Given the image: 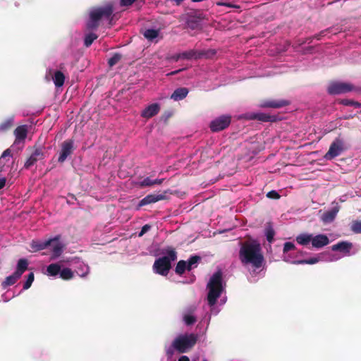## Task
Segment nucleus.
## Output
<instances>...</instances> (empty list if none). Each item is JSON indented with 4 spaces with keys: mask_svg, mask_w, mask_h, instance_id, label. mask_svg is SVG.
Returning <instances> with one entry per match:
<instances>
[{
    "mask_svg": "<svg viewBox=\"0 0 361 361\" xmlns=\"http://www.w3.org/2000/svg\"><path fill=\"white\" fill-rule=\"evenodd\" d=\"M265 234H266L267 241L269 243H272L274 240L275 231L271 226H269L266 228Z\"/></svg>",
    "mask_w": 361,
    "mask_h": 361,
    "instance_id": "36",
    "label": "nucleus"
},
{
    "mask_svg": "<svg viewBox=\"0 0 361 361\" xmlns=\"http://www.w3.org/2000/svg\"><path fill=\"white\" fill-rule=\"evenodd\" d=\"M159 35V30L154 29H147L144 32V37L149 39L153 40Z\"/></svg>",
    "mask_w": 361,
    "mask_h": 361,
    "instance_id": "31",
    "label": "nucleus"
},
{
    "mask_svg": "<svg viewBox=\"0 0 361 361\" xmlns=\"http://www.w3.org/2000/svg\"><path fill=\"white\" fill-rule=\"evenodd\" d=\"M319 261V259L317 257H312L307 259H301V260H297L294 261L293 263L296 264H314L317 263Z\"/></svg>",
    "mask_w": 361,
    "mask_h": 361,
    "instance_id": "35",
    "label": "nucleus"
},
{
    "mask_svg": "<svg viewBox=\"0 0 361 361\" xmlns=\"http://www.w3.org/2000/svg\"><path fill=\"white\" fill-rule=\"evenodd\" d=\"M20 278L16 272L11 276H7L5 280L1 283V286L4 289L8 286H12Z\"/></svg>",
    "mask_w": 361,
    "mask_h": 361,
    "instance_id": "23",
    "label": "nucleus"
},
{
    "mask_svg": "<svg viewBox=\"0 0 361 361\" xmlns=\"http://www.w3.org/2000/svg\"><path fill=\"white\" fill-rule=\"evenodd\" d=\"M345 150L344 142L340 137H336L331 144L329 151L324 155L326 160H331L339 156Z\"/></svg>",
    "mask_w": 361,
    "mask_h": 361,
    "instance_id": "6",
    "label": "nucleus"
},
{
    "mask_svg": "<svg viewBox=\"0 0 361 361\" xmlns=\"http://www.w3.org/2000/svg\"><path fill=\"white\" fill-rule=\"evenodd\" d=\"M353 101H350V100H348V99H343L342 100V104L345 105V106H352V102Z\"/></svg>",
    "mask_w": 361,
    "mask_h": 361,
    "instance_id": "51",
    "label": "nucleus"
},
{
    "mask_svg": "<svg viewBox=\"0 0 361 361\" xmlns=\"http://www.w3.org/2000/svg\"><path fill=\"white\" fill-rule=\"evenodd\" d=\"M231 117L230 116L222 115L214 119L209 125L212 132H219L228 128L231 123Z\"/></svg>",
    "mask_w": 361,
    "mask_h": 361,
    "instance_id": "8",
    "label": "nucleus"
},
{
    "mask_svg": "<svg viewBox=\"0 0 361 361\" xmlns=\"http://www.w3.org/2000/svg\"><path fill=\"white\" fill-rule=\"evenodd\" d=\"M122 58V55L118 53H115L109 60L108 64L110 67L115 66L118 63Z\"/></svg>",
    "mask_w": 361,
    "mask_h": 361,
    "instance_id": "34",
    "label": "nucleus"
},
{
    "mask_svg": "<svg viewBox=\"0 0 361 361\" xmlns=\"http://www.w3.org/2000/svg\"><path fill=\"white\" fill-rule=\"evenodd\" d=\"M351 103H352V106H354L355 107H360L361 106V104L357 102L353 101Z\"/></svg>",
    "mask_w": 361,
    "mask_h": 361,
    "instance_id": "57",
    "label": "nucleus"
},
{
    "mask_svg": "<svg viewBox=\"0 0 361 361\" xmlns=\"http://www.w3.org/2000/svg\"><path fill=\"white\" fill-rule=\"evenodd\" d=\"M8 156H11V151L9 149H7L2 153L1 158H4Z\"/></svg>",
    "mask_w": 361,
    "mask_h": 361,
    "instance_id": "48",
    "label": "nucleus"
},
{
    "mask_svg": "<svg viewBox=\"0 0 361 361\" xmlns=\"http://www.w3.org/2000/svg\"><path fill=\"white\" fill-rule=\"evenodd\" d=\"M182 53L174 54L171 59L174 60L175 61H178L179 59H183Z\"/></svg>",
    "mask_w": 361,
    "mask_h": 361,
    "instance_id": "49",
    "label": "nucleus"
},
{
    "mask_svg": "<svg viewBox=\"0 0 361 361\" xmlns=\"http://www.w3.org/2000/svg\"><path fill=\"white\" fill-rule=\"evenodd\" d=\"M311 243L313 247L319 249L329 245L330 241L326 235L318 234L315 236H312Z\"/></svg>",
    "mask_w": 361,
    "mask_h": 361,
    "instance_id": "15",
    "label": "nucleus"
},
{
    "mask_svg": "<svg viewBox=\"0 0 361 361\" xmlns=\"http://www.w3.org/2000/svg\"><path fill=\"white\" fill-rule=\"evenodd\" d=\"M312 234L301 233L296 237V241L301 245H307L312 241Z\"/></svg>",
    "mask_w": 361,
    "mask_h": 361,
    "instance_id": "27",
    "label": "nucleus"
},
{
    "mask_svg": "<svg viewBox=\"0 0 361 361\" xmlns=\"http://www.w3.org/2000/svg\"><path fill=\"white\" fill-rule=\"evenodd\" d=\"M137 184L140 188L152 186L153 185V180H152L149 177H147L143 180L139 182Z\"/></svg>",
    "mask_w": 361,
    "mask_h": 361,
    "instance_id": "40",
    "label": "nucleus"
},
{
    "mask_svg": "<svg viewBox=\"0 0 361 361\" xmlns=\"http://www.w3.org/2000/svg\"><path fill=\"white\" fill-rule=\"evenodd\" d=\"M171 116V114L169 113L166 116V118H165V121H166L169 117Z\"/></svg>",
    "mask_w": 361,
    "mask_h": 361,
    "instance_id": "59",
    "label": "nucleus"
},
{
    "mask_svg": "<svg viewBox=\"0 0 361 361\" xmlns=\"http://www.w3.org/2000/svg\"><path fill=\"white\" fill-rule=\"evenodd\" d=\"M173 353V350H171V349H169L167 351H166V354L169 356L172 355Z\"/></svg>",
    "mask_w": 361,
    "mask_h": 361,
    "instance_id": "58",
    "label": "nucleus"
},
{
    "mask_svg": "<svg viewBox=\"0 0 361 361\" xmlns=\"http://www.w3.org/2000/svg\"><path fill=\"white\" fill-rule=\"evenodd\" d=\"M98 38V35L93 32H90L85 35L84 38V45L86 47H89L93 43V42Z\"/></svg>",
    "mask_w": 361,
    "mask_h": 361,
    "instance_id": "30",
    "label": "nucleus"
},
{
    "mask_svg": "<svg viewBox=\"0 0 361 361\" xmlns=\"http://www.w3.org/2000/svg\"><path fill=\"white\" fill-rule=\"evenodd\" d=\"M267 197L270 199L279 200L281 196L279 192L276 190H271L267 192Z\"/></svg>",
    "mask_w": 361,
    "mask_h": 361,
    "instance_id": "43",
    "label": "nucleus"
},
{
    "mask_svg": "<svg viewBox=\"0 0 361 361\" xmlns=\"http://www.w3.org/2000/svg\"><path fill=\"white\" fill-rule=\"evenodd\" d=\"M189 91L186 87H179L174 90L173 94L171 95V99L174 101H180L185 99Z\"/></svg>",
    "mask_w": 361,
    "mask_h": 361,
    "instance_id": "19",
    "label": "nucleus"
},
{
    "mask_svg": "<svg viewBox=\"0 0 361 361\" xmlns=\"http://www.w3.org/2000/svg\"><path fill=\"white\" fill-rule=\"evenodd\" d=\"M353 247L352 243L348 241H341L331 246L333 251H339L345 255H349Z\"/></svg>",
    "mask_w": 361,
    "mask_h": 361,
    "instance_id": "17",
    "label": "nucleus"
},
{
    "mask_svg": "<svg viewBox=\"0 0 361 361\" xmlns=\"http://www.w3.org/2000/svg\"><path fill=\"white\" fill-rule=\"evenodd\" d=\"M249 120H257L262 122H275L277 117L274 115H269L265 113H250L246 115Z\"/></svg>",
    "mask_w": 361,
    "mask_h": 361,
    "instance_id": "14",
    "label": "nucleus"
},
{
    "mask_svg": "<svg viewBox=\"0 0 361 361\" xmlns=\"http://www.w3.org/2000/svg\"><path fill=\"white\" fill-rule=\"evenodd\" d=\"M165 195L163 194H150L140 200L139 207L147 205L152 203H155L159 200H164Z\"/></svg>",
    "mask_w": 361,
    "mask_h": 361,
    "instance_id": "18",
    "label": "nucleus"
},
{
    "mask_svg": "<svg viewBox=\"0 0 361 361\" xmlns=\"http://www.w3.org/2000/svg\"><path fill=\"white\" fill-rule=\"evenodd\" d=\"M351 230L355 233H361V221H354L351 225Z\"/></svg>",
    "mask_w": 361,
    "mask_h": 361,
    "instance_id": "38",
    "label": "nucleus"
},
{
    "mask_svg": "<svg viewBox=\"0 0 361 361\" xmlns=\"http://www.w3.org/2000/svg\"><path fill=\"white\" fill-rule=\"evenodd\" d=\"M338 212V207H334L330 211L324 212L322 216V220L324 223H330L333 221Z\"/></svg>",
    "mask_w": 361,
    "mask_h": 361,
    "instance_id": "21",
    "label": "nucleus"
},
{
    "mask_svg": "<svg viewBox=\"0 0 361 361\" xmlns=\"http://www.w3.org/2000/svg\"><path fill=\"white\" fill-rule=\"evenodd\" d=\"M201 260V257L197 255H192L191 256L188 262L190 264V265H192L193 267H196L197 263Z\"/></svg>",
    "mask_w": 361,
    "mask_h": 361,
    "instance_id": "41",
    "label": "nucleus"
},
{
    "mask_svg": "<svg viewBox=\"0 0 361 361\" xmlns=\"http://www.w3.org/2000/svg\"><path fill=\"white\" fill-rule=\"evenodd\" d=\"M44 157V149L41 147H35L34 151L25 161L24 167L25 169H29L32 165H34L37 161L42 160Z\"/></svg>",
    "mask_w": 361,
    "mask_h": 361,
    "instance_id": "11",
    "label": "nucleus"
},
{
    "mask_svg": "<svg viewBox=\"0 0 361 361\" xmlns=\"http://www.w3.org/2000/svg\"><path fill=\"white\" fill-rule=\"evenodd\" d=\"M216 5L217 6H226V7H228V8H233V5L232 4H231V3L217 2Z\"/></svg>",
    "mask_w": 361,
    "mask_h": 361,
    "instance_id": "47",
    "label": "nucleus"
},
{
    "mask_svg": "<svg viewBox=\"0 0 361 361\" xmlns=\"http://www.w3.org/2000/svg\"><path fill=\"white\" fill-rule=\"evenodd\" d=\"M214 54H216V51L214 49H210L207 51H197L195 49H190V50L182 52L181 56L183 57V59H188V60L196 59L197 60V59H201L202 57L208 58L210 56H213Z\"/></svg>",
    "mask_w": 361,
    "mask_h": 361,
    "instance_id": "9",
    "label": "nucleus"
},
{
    "mask_svg": "<svg viewBox=\"0 0 361 361\" xmlns=\"http://www.w3.org/2000/svg\"><path fill=\"white\" fill-rule=\"evenodd\" d=\"M164 180V178L153 180V185L155 184L160 185L163 183Z\"/></svg>",
    "mask_w": 361,
    "mask_h": 361,
    "instance_id": "52",
    "label": "nucleus"
},
{
    "mask_svg": "<svg viewBox=\"0 0 361 361\" xmlns=\"http://www.w3.org/2000/svg\"><path fill=\"white\" fill-rule=\"evenodd\" d=\"M183 69H179V70H176V71H172L170 73H169L168 75H176L178 74V73H180V71H182Z\"/></svg>",
    "mask_w": 361,
    "mask_h": 361,
    "instance_id": "54",
    "label": "nucleus"
},
{
    "mask_svg": "<svg viewBox=\"0 0 361 361\" xmlns=\"http://www.w3.org/2000/svg\"><path fill=\"white\" fill-rule=\"evenodd\" d=\"M13 126V118L10 117L0 123V131L6 132Z\"/></svg>",
    "mask_w": 361,
    "mask_h": 361,
    "instance_id": "29",
    "label": "nucleus"
},
{
    "mask_svg": "<svg viewBox=\"0 0 361 361\" xmlns=\"http://www.w3.org/2000/svg\"><path fill=\"white\" fill-rule=\"evenodd\" d=\"M13 133L16 140H24L27 135V126L26 125L18 126Z\"/></svg>",
    "mask_w": 361,
    "mask_h": 361,
    "instance_id": "20",
    "label": "nucleus"
},
{
    "mask_svg": "<svg viewBox=\"0 0 361 361\" xmlns=\"http://www.w3.org/2000/svg\"><path fill=\"white\" fill-rule=\"evenodd\" d=\"M74 151V142L73 140H66L61 143V151L58 161L63 163L67 157L73 154Z\"/></svg>",
    "mask_w": 361,
    "mask_h": 361,
    "instance_id": "10",
    "label": "nucleus"
},
{
    "mask_svg": "<svg viewBox=\"0 0 361 361\" xmlns=\"http://www.w3.org/2000/svg\"><path fill=\"white\" fill-rule=\"evenodd\" d=\"M48 275L56 276L60 274L61 266L59 264L54 263L49 264L47 268Z\"/></svg>",
    "mask_w": 361,
    "mask_h": 361,
    "instance_id": "28",
    "label": "nucleus"
},
{
    "mask_svg": "<svg viewBox=\"0 0 361 361\" xmlns=\"http://www.w3.org/2000/svg\"><path fill=\"white\" fill-rule=\"evenodd\" d=\"M325 31H322L320 33L314 35L313 37H309L307 39V41H308L309 43H311L312 42L313 39H316L317 40L321 39V37L324 35Z\"/></svg>",
    "mask_w": 361,
    "mask_h": 361,
    "instance_id": "45",
    "label": "nucleus"
},
{
    "mask_svg": "<svg viewBox=\"0 0 361 361\" xmlns=\"http://www.w3.org/2000/svg\"><path fill=\"white\" fill-rule=\"evenodd\" d=\"M28 266V262L26 259H20L18 262L17 269L16 273L21 276L22 274L27 270Z\"/></svg>",
    "mask_w": 361,
    "mask_h": 361,
    "instance_id": "25",
    "label": "nucleus"
},
{
    "mask_svg": "<svg viewBox=\"0 0 361 361\" xmlns=\"http://www.w3.org/2000/svg\"><path fill=\"white\" fill-rule=\"evenodd\" d=\"M183 69H179V70H176V71H172L170 73H169L168 75H176L178 74V73H180V71H182Z\"/></svg>",
    "mask_w": 361,
    "mask_h": 361,
    "instance_id": "55",
    "label": "nucleus"
},
{
    "mask_svg": "<svg viewBox=\"0 0 361 361\" xmlns=\"http://www.w3.org/2000/svg\"><path fill=\"white\" fill-rule=\"evenodd\" d=\"M239 259L243 265L251 264L254 271L260 269L264 262L260 244L256 241L243 243L239 250Z\"/></svg>",
    "mask_w": 361,
    "mask_h": 361,
    "instance_id": "1",
    "label": "nucleus"
},
{
    "mask_svg": "<svg viewBox=\"0 0 361 361\" xmlns=\"http://www.w3.org/2000/svg\"><path fill=\"white\" fill-rule=\"evenodd\" d=\"M354 90V86L350 83L341 82H331L327 89L330 94H340L351 92Z\"/></svg>",
    "mask_w": 361,
    "mask_h": 361,
    "instance_id": "7",
    "label": "nucleus"
},
{
    "mask_svg": "<svg viewBox=\"0 0 361 361\" xmlns=\"http://www.w3.org/2000/svg\"><path fill=\"white\" fill-rule=\"evenodd\" d=\"M295 245L291 242H286L284 243L283 251L284 253H286L290 250H295Z\"/></svg>",
    "mask_w": 361,
    "mask_h": 361,
    "instance_id": "42",
    "label": "nucleus"
},
{
    "mask_svg": "<svg viewBox=\"0 0 361 361\" xmlns=\"http://www.w3.org/2000/svg\"><path fill=\"white\" fill-rule=\"evenodd\" d=\"M167 255L159 257L154 261L153 271L159 275L167 276L171 268V262L177 259V252L174 247H167L162 252Z\"/></svg>",
    "mask_w": 361,
    "mask_h": 361,
    "instance_id": "2",
    "label": "nucleus"
},
{
    "mask_svg": "<svg viewBox=\"0 0 361 361\" xmlns=\"http://www.w3.org/2000/svg\"><path fill=\"white\" fill-rule=\"evenodd\" d=\"M183 320L186 325L190 326V325H192L193 324H195L197 319H196L195 317H194L191 314H185L183 317Z\"/></svg>",
    "mask_w": 361,
    "mask_h": 361,
    "instance_id": "39",
    "label": "nucleus"
},
{
    "mask_svg": "<svg viewBox=\"0 0 361 361\" xmlns=\"http://www.w3.org/2000/svg\"><path fill=\"white\" fill-rule=\"evenodd\" d=\"M290 104V102L286 99H264L259 104L262 108L280 109Z\"/></svg>",
    "mask_w": 361,
    "mask_h": 361,
    "instance_id": "12",
    "label": "nucleus"
},
{
    "mask_svg": "<svg viewBox=\"0 0 361 361\" xmlns=\"http://www.w3.org/2000/svg\"><path fill=\"white\" fill-rule=\"evenodd\" d=\"M222 281V273L221 271L215 272L210 278L207 286L209 289L207 301L209 306H214L222 293L224 290Z\"/></svg>",
    "mask_w": 361,
    "mask_h": 361,
    "instance_id": "3",
    "label": "nucleus"
},
{
    "mask_svg": "<svg viewBox=\"0 0 361 361\" xmlns=\"http://www.w3.org/2000/svg\"><path fill=\"white\" fill-rule=\"evenodd\" d=\"M61 238L60 235H56L53 238H49L44 241L32 240L30 243V247L34 251H39L44 250L49 245H51L54 241H58Z\"/></svg>",
    "mask_w": 361,
    "mask_h": 361,
    "instance_id": "13",
    "label": "nucleus"
},
{
    "mask_svg": "<svg viewBox=\"0 0 361 361\" xmlns=\"http://www.w3.org/2000/svg\"><path fill=\"white\" fill-rule=\"evenodd\" d=\"M53 81L56 87H60L64 84L65 81V75L64 74L60 71H56L54 73V77H53Z\"/></svg>",
    "mask_w": 361,
    "mask_h": 361,
    "instance_id": "24",
    "label": "nucleus"
},
{
    "mask_svg": "<svg viewBox=\"0 0 361 361\" xmlns=\"http://www.w3.org/2000/svg\"><path fill=\"white\" fill-rule=\"evenodd\" d=\"M203 18L201 16L192 17L187 20L186 24L191 30H197L200 28V20Z\"/></svg>",
    "mask_w": 361,
    "mask_h": 361,
    "instance_id": "22",
    "label": "nucleus"
},
{
    "mask_svg": "<svg viewBox=\"0 0 361 361\" xmlns=\"http://www.w3.org/2000/svg\"><path fill=\"white\" fill-rule=\"evenodd\" d=\"M186 270V262L184 260H180L176 267L175 271L178 275H182Z\"/></svg>",
    "mask_w": 361,
    "mask_h": 361,
    "instance_id": "33",
    "label": "nucleus"
},
{
    "mask_svg": "<svg viewBox=\"0 0 361 361\" xmlns=\"http://www.w3.org/2000/svg\"><path fill=\"white\" fill-rule=\"evenodd\" d=\"M136 0H120V4L122 6H129L132 5Z\"/></svg>",
    "mask_w": 361,
    "mask_h": 361,
    "instance_id": "46",
    "label": "nucleus"
},
{
    "mask_svg": "<svg viewBox=\"0 0 361 361\" xmlns=\"http://www.w3.org/2000/svg\"><path fill=\"white\" fill-rule=\"evenodd\" d=\"M60 277L63 280H69L73 277V272L69 268H64L60 271Z\"/></svg>",
    "mask_w": 361,
    "mask_h": 361,
    "instance_id": "32",
    "label": "nucleus"
},
{
    "mask_svg": "<svg viewBox=\"0 0 361 361\" xmlns=\"http://www.w3.org/2000/svg\"><path fill=\"white\" fill-rule=\"evenodd\" d=\"M197 341V334H189L180 335L173 340L172 347L179 353H184L192 349L196 344Z\"/></svg>",
    "mask_w": 361,
    "mask_h": 361,
    "instance_id": "5",
    "label": "nucleus"
},
{
    "mask_svg": "<svg viewBox=\"0 0 361 361\" xmlns=\"http://www.w3.org/2000/svg\"><path fill=\"white\" fill-rule=\"evenodd\" d=\"M178 361H190V359L186 355H182L179 357Z\"/></svg>",
    "mask_w": 361,
    "mask_h": 361,
    "instance_id": "53",
    "label": "nucleus"
},
{
    "mask_svg": "<svg viewBox=\"0 0 361 361\" xmlns=\"http://www.w3.org/2000/svg\"><path fill=\"white\" fill-rule=\"evenodd\" d=\"M194 267L192 266V265H190V264L186 262V270L188 271H190L193 269Z\"/></svg>",
    "mask_w": 361,
    "mask_h": 361,
    "instance_id": "56",
    "label": "nucleus"
},
{
    "mask_svg": "<svg viewBox=\"0 0 361 361\" xmlns=\"http://www.w3.org/2000/svg\"><path fill=\"white\" fill-rule=\"evenodd\" d=\"M312 47H309V48H308V50H309V51H310V50H312Z\"/></svg>",
    "mask_w": 361,
    "mask_h": 361,
    "instance_id": "60",
    "label": "nucleus"
},
{
    "mask_svg": "<svg viewBox=\"0 0 361 361\" xmlns=\"http://www.w3.org/2000/svg\"><path fill=\"white\" fill-rule=\"evenodd\" d=\"M58 241H54V243H56L53 247L52 250V255L51 259H55L57 257H59L63 252V245Z\"/></svg>",
    "mask_w": 361,
    "mask_h": 361,
    "instance_id": "26",
    "label": "nucleus"
},
{
    "mask_svg": "<svg viewBox=\"0 0 361 361\" xmlns=\"http://www.w3.org/2000/svg\"><path fill=\"white\" fill-rule=\"evenodd\" d=\"M159 110L160 106L159 104H152L142 110L141 116L145 118H150L156 116L159 112Z\"/></svg>",
    "mask_w": 361,
    "mask_h": 361,
    "instance_id": "16",
    "label": "nucleus"
},
{
    "mask_svg": "<svg viewBox=\"0 0 361 361\" xmlns=\"http://www.w3.org/2000/svg\"><path fill=\"white\" fill-rule=\"evenodd\" d=\"M202 361H207V359H203Z\"/></svg>",
    "mask_w": 361,
    "mask_h": 361,
    "instance_id": "61",
    "label": "nucleus"
},
{
    "mask_svg": "<svg viewBox=\"0 0 361 361\" xmlns=\"http://www.w3.org/2000/svg\"><path fill=\"white\" fill-rule=\"evenodd\" d=\"M34 279H35V275H34V273L33 272H30L28 275H27V280L25 281V282L23 284V289L24 290H27L28 289L33 281H34Z\"/></svg>",
    "mask_w": 361,
    "mask_h": 361,
    "instance_id": "37",
    "label": "nucleus"
},
{
    "mask_svg": "<svg viewBox=\"0 0 361 361\" xmlns=\"http://www.w3.org/2000/svg\"><path fill=\"white\" fill-rule=\"evenodd\" d=\"M114 12L112 4H109L103 7L93 8L90 12V18L86 23V27L88 30H96L102 18H109Z\"/></svg>",
    "mask_w": 361,
    "mask_h": 361,
    "instance_id": "4",
    "label": "nucleus"
},
{
    "mask_svg": "<svg viewBox=\"0 0 361 361\" xmlns=\"http://www.w3.org/2000/svg\"><path fill=\"white\" fill-rule=\"evenodd\" d=\"M150 228H151L150 225H149V224L144 225L142 227L140 232L138 233V236L142 237L145 233H146L147 231H149L150 230Z\"/></svg>",
    "mask_w": 361,
    "mask_h": 361,
    "instance_id": "44",
    "label": "nucleus"
},
{
    "mask_svg": "<svg viewBox=\"0 0 361 361\" xmlns=\"http://www.w3.org/2000/svg\"><path fill=\"white\" fill-rule=\"evenodd\" d=\"M6 178H0V190L2 189L6 185Z\"/></svg>",
    "mask_w": 361,
    "mask_h": 361,
    "instance_id": "50",
    "label": "nucleus"
}]
</instances>
